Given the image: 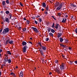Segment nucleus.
I'll list each match as a JSON object with an SVG mask.
<instances>
[{"label": "nucleus", "mask_w": 77, "mask_h": 77, "mask_svg": "<svg viewBox=\"0 0 77 77\" xmlns=\"http://www.w3.org/2000/svg\"><path fill=\"white\" fill-rule=\"evenodd\" d=\"M41 21H42V19L41 18H39V22L40 23H41Z\"/></svg>", "instance_id": "obj_36"}, {"label": "nucleus", "mask_w": 77, "mask_h": 77, "mask_svg": "<svg viewBox=\"0 0 77 77\" xmlns=\"http://www.w3.org/2000/svg\"><path fill=\"white\" fill-rule=\"evenodd\" d=\"M13 75H14V77H15V73H14Z\"/></svg>", "instance_id": "obj_62"}, {"label": "nucleus", "mask_w": 77, "mask_h": 77, "mask_svg": "<svg viewBox=\"0 0 77 77\" xmlns=\"http://www.w3.org/2000/svg\"><path fill=\"white\" fill-rule=\"evenodd\" d=\"M58 69H59V68H58ZM58 68H56V72H57V73H58V74H60V69H58Z\"/></svg>", "instance_id": "obj_9"}, {"label": "nucleus", "mask_w": 77, "mask_h": 77, "mask_svg": "<svg viewBox=\"0 0 77 77\" xmlns=\"http://www.w3.org/2000/svg\"><path fill=\"white\" fill-rule=\"evenodd\" d=\"M7 62H8V63H11V62H12V60H11L10 59H9V60H7Z\"/></svg>", "instance_id": "obj_16"}, {"label": "nucleus", "mask_w": 77, "mask_h": 77, "mask_svg": "<svg viewBox=\"0 0 77 77\" xmlns=\"http://www.w3.org/2000/svg\"><path fill=\"white\" fill-rule=\"evenodd\" d=\"M52 74V73H51V72H50L49 73V75H51V74Z\"/></svg>", "instance_id": "obj_54"}, {"label": "nucleus", "mask_w": 77, "mask_h": 77, "mask_svg": "<svg viewBox=\"0 0 77 77\" xmlns=\"http://www.w3.org/2000/svg\"><path fill=\"white\" fill-rule=\"evenodd\" d=\"M3 50H2L0 49V53H1V52H2Z\"/></svg>", "instance_id": "obj_50"}, {"label": "nucleus", "mask_w": 77, "mask_h": 77, "mask_svg": "<svg viewBox=\"0 0 77 77\" xmlns=\"http://www.w3.org/2000/svg\"><path fill=\"white\" fill-rule=\"evenodd\" d=\"M2 5H3V6H5V4H6L5 1H2Z\"/></svg>", "instance_id": "obj_20"}, {"label": "nucleus", "mask_w": 77, "mask_h": 77, "mask_svg": "<svg viewBox=\"0 0 77 77\" xmlns=\"http://www.w3.org/2000/svg\"><path fill=\"white\" fill-rule=\"evenodd\" d=\"M32 29H33L34 31L36 33H38L39 32V31L37 29V28H35L34 27H32Z\"/></svg>", "instance_id": "obj_7"}, {"label": "nucleus", "mask_w": 77, "mask_h": 77, "mask_svg": "<svg viewBox=\"0 0 77 77\" xmlns=\"http://www.w3.org/2000/svg\"><path fill=\"white\" fill-rule=\"evenodd\" d=\"M2 30H3V29H2V28L0 30V33L2 32Z\"/></svg>", "instance_id": "obj_42"}, {"label": "nucleus", "mask_w": 77, "mask_h": 77, "mask_svg": "<svg viewBox=\"0 0 77 77\" xmlns=\"http://www.w3.org/2000/svg\"><path fill=\"white\" fill-rule=\"evenodd\" d=\"M57 15H58L59 16H60V15H61V13H58L57 14Z\"/></svg>", "instance_id": "obj_37"}, {"label": "nucleus", "mask_w": 77, "mask_h": 77, "mask_svg": "<svg viewBox=\"0 0 77 77\" xmlns=\"http://www.w3.org/2000/svg\"><path fill=\"white\" fill-rule=\"evenodd\" d=\"M13 41L12 40H10V39H8L6 40V44L7 45L8 43L10 44H13Z\"/></svg>", "instance_id": "obj_3"}, {"label": "nucleus", "mask_w": 77, "mask_h": 77, "mask_svg": "<svg viewBox=\"0 0 77 77\" xmlns=\"http://www.w3.org/2000/svg\"><path fill=\"white\" fill-rule=\"evenodd\" d=\"M42 11H44V8H42Z\"/></svg>", "instance_id": "obj_61"}, {"label": "nucleus", "mask_w": 77, "mask_h": 77, "mask_svg": "<svg viewBox=\"0 0 77 77\" xmlns=\"http://www.w3.org/2000/svg\"><path fill=\"white\" fill-rule=\"evenodd\" d=\"M19 4L20 5V6H23V4H22V3H21V2H20L19 3Z\"/></svg>", "instance_id": "obj_38"}, {"label": "nucleus", "mask_w": 77, "mask_h": 77, "mask_svg": "<svg viewBox=\"0 0 77 77\" xmlns=\"http://www.w3.org/2000/svg\"><path fill=\"white\" fill-rule=\"evenodd\" d=\"M42 62H44V59H42Z\"/></svg>", "instance_id": "obj_63"}, {"label": "nucleus", "mask_w": 77, "mask_h": 77, "mask_svg": "<svg viewBox=\"0 0 77 77\" xmlns=\"http://www.w3.org/2000/svg\"><path fill=\"white\" fill-rule=\"evenodd\" d=\"M42 6L43 8H46V4L45 3L43 2Z\"/></svg>", "instance_id": "obj_13"}, {"label": "nucleus", "mask_w": 77, "mask_h": 77, "mask_svg": "<svg viewBox=\"0 0 77 77\" xmlns=\"http://www.w3.org/2000/svg\"><path fill=\"white\" fill-rule=\"evenodd\" d=\"M46 41H48L49 40V38H47L45 39Z\"/></svg>", "instance_id": "obj_32"}, {"label": "nucleus", "mask_w": 77, "mask_h": 77, "mask_svg": "<svg viewBox=\"0 0 77 77\" xmlns=\"http://www.w3.org/2000/svg\"><path fill=\"white\" fill-rule=\"evenodd\" d=\"M41 55H42V56L43 57H44L45 56V55H44V54H41Z\"/></svg>", "instance_id": "obj_44"}, {"label": "nucleus", "mask_w": 77, "mask_h": 77, "mask_svg": "<svg viewBox=\"0 0 77 77\" xmlns=\"http://www.w3.org/2000/svg\"><path fill=\"white\" fill-rule=\"evenodd\" d=\"M68 17V15H66V16H65V18H67Z\"/></svg>", "instance_id": "obj_55"}, {"label": "nucleus", "mask_w": 77, "mask_h": 77, "mask_svg": "<svg viewBox=\"0 0 77 77\" xmlns=\"http://www.w3.org/2000/svg\"><path fill=\"white\" fill-rule=\"evenodd\" d=\"M51 28L50 27L48 28V30L49 32H50V30H51Z\"/></svg>", "instance_id": "obj_23"}, {"label": "nucleus", "mask_w": 77, "mask_h": 77, "mask_svg": "<svg viewBox=\"0 0 77 77\" xmlns=\"http://www.w3.org/2000/svg\"><path fill=\"white\" fill-rule=\"evenodd\" d=\"M75 63H76V64H77V61H75Z\"/></svg>", "instance_id": "obj_56"}, {"label": "nucleus", "mask_w": 77, "mask_h": 77, "mask_svg": "<svg viewBox=\"0 0 77 77\" xmlns=\"http://www.w3.org/2000/svg\"><path fill=\"white\" fill-rule=\"evenodd\" d=\"M49 35H50L51 36H52L53 37V34L51 32H50L49 34Z\"/></svg>", "instance_id": "obj_24"}, {"label": "nucleus", "mask_w": 77, "mask_h": 77, "mask_svg": "<svg viewBox=\"0 0 77 77\" xmlns=\"http://www.w3.org/2000/svg\"><path fill=\"white\" fill-rule=\"evenodd\" d=\"M51 17H52V18H54V20H56V18H54V17L53 16H52Z\"/></svg>", "instance_id": "obj_41"}, {"label": "nucleus", "mask_w": 77, "mask_h": 77, "mask_svg": "<svg viewBox=\"0 0 77 77\" xmlns=\"http://www.w3.org/2000/svg\"><path fill=\"white\" fill-rule=\"evenodd\" d=\"M35 23L36 24H38V22L36 20H35Z\"/></svg>", "instance_id": "obj_45"}, {"label": "nucleus", "mask_w": 77, "mask_h": 77, "mask_svg": "<svg viewBox=\"0 0 77 77\" xmlns=\"http://www.w3.org/2000/svg\"><path fill=\"white\" fill-rule=\"evenodd\" d=\"M74 32L77 34V28H76V29L74 30Z\"/></svg>", "instance_id": "obj_29"}, {"label": "nucleus", "mask_w": 77, "mask_h": 77, "mask_svg": "<svg viewBox=\"0 0 77 77\" xmlns=\"http://www.w3.org/2000/svg\"><path fill=\"white\" fill-rule=\"evenodd\" d=\"M8 56H6V57H5V59H7V58H8Z\"/></svg>", "instance_id": "obj_60"}, {"label": "nucleus", "mask_w": 77, "mask_h": 77, "mask_svg": "<svg viewBox=\"0 0 77 77\" xmlns=\"http://www.w3.org/2000/svg\"><path fill=\"white\" fill-rule=\"evenodd\" d=\"M3 20L4 22H6L7 23H10V20H9V19L8 18L5 17V19H4V18H3Z\"/></svg>", "instance_id": "obj_4"}, {"label": "nucleus", "mask_w": 77, "mask_h": 77, "mask_svg": "<svg viewBox=\"0 0 77 77\" xmlns=\"http://www.w3.org/2000/svg\"><path fill=\"white\" fill-rule=\"evenodd\" d=\"M69 63H70V65H72V63H73V61H70Z\"/></svg>", "instance_id": "obj_33"}, {"label": "nucleus", "mask_w": 77, "mask_h": 77, "mask_svg": "<svg viewBox=\"0 0 77 77\" xmlns=\"http://www.w3.org/2000/svg\"><path fill=\"white\" fill-rule=\"evenodd\" d=\"M8 32H9V28H5V29H4L3 31L2 32V34H5L6 33H7Z\"/></svg>", "instance_id": "obj_2"}, {"label": "nucleus", "mask_w": 77, "mask_h": 77, "mask_svg": "<svg viewBox=\"0 0 77 77\" xmlns=\"http://www.w3.org/2000/svg\"><path fill=\"white\" fill-rule=\"evenodd\" d=\"M66 19L63 18V20L62 21V23H66Z\"/></svg>", "instance_id": "obj_12"}, {"label": "nucleus", "mask_w": 77, "mask_h": 77, "mask_svg": "<svg viewBox=\"0 0 77 77\" xmlns=\"http://www.w3.org/2000/svg\"><path fill=\"white\" fill-rule=\"evenodd\" d=\"M71 48H71V47H69V50H71Z\"/></svg>", "instance_id": "obj_51"}, {"label": "nucleus", "mask_w": 77, "mask_h": 77, "mask_svg": "<svg viewBox=\"0 0 77 77\" xmlns=\"http://www.w3.org/2000/svg\"><path fill=\"white\" fill-rule=\"evenodd\" d=\"M40 52L41 54H44V52H43V51H42V50H41V51H40Z\"/></svg>", "instance_id": "obj_27"}, {"label": "nucleus", "mask_w": 77, "mask_h": 77, "mask_svg": "<svg viewBox=\"0 0 77 77\" xmlns=\"http://www.w3.org/2000/svg\"><path fill=\"white\" fill-rule=\"evenodd\" d=\"M29 43L31 44H32V42H29Z\"/></svg>", "instance_id": "obj_49"}, {"label": "nucleus", "mask_w": 77, "mask_h": 77, "mask_svg": "<svg viewBox=\"0 0 77 77\" xmlns=\"http://www.w3.org/2000/svg\"><path fill=\"white\" fill-rule=\"evenodd\" d=\"M42 49H43V50H44V51H45V50H46V47L44 46H42Z\"/></svg>", "instance_id": "obj_18"}, {"label": "nucleus", "mask_w": 77, "mask_h": 77, "mask_svg": "<svg viewBox=\"0 0 77 77\" xmlns=\"http://www.w3.org/2000/svg\"><path fill=\"white\" fill-rule=\"evenodd\" d=\"M23 20H25V21H26V18H25V17H24V18H23Z\"/></svg>", "instance_id": "obj_48"}, {"label": "nucleus", "mask_w": 77, "mask_h": 77, "mask_svg": "<svg viewBox=\"0 0 77 77\" xmlns=\"http://www.w3.org/2000/svg\"><path fill=\"white\" fill-rule=\"evenodd\" d=\"M6 3L7 4H9V0H6Z\"/></svg>", "instance_id": "obj_28"}, {"label": "nucleus", "mask_w": 77, "mask_h": 77, "mask_svg": "<svg viewBox=\"0 0 77 77\" xmlns=\"http://www.w3.org/2000/svg\"><path fill=\"white\" fill-rule=\"evenodd\" d=\"M5 66V64H3L2 65V66Z\"/></svg>", "instance_id": "obj_57"}, {"label": "nucleus", "mask_w": 77, "mask_h": 77, "mask_svg": "<svg viewBox=\"0 0 77 77\" xmlns=\"http://www.w3.org/2000/svg\"><path fill=\"white\" fill-rule=\"evenodd\" d=\"M8 16L10 17H9L10 18V20H11L12 18V14L11 13H9L8 14Z\"/></svg>", "instance_id": "obj_15"}, {"label": "nucleus", "mask_w": 77, "mask_h": 77, "mask_svg": "<svg viewBox=\"0 0 77 77\" xmlns=\"http://www.w3.org/2000/svg\"><path fill=\"white\" fill-rule=\"evenodd\" d=\"M10 12H9V11H5V14H7V15H8V14H9Z\"/></svg>", "instance_id": "obj_21"}, {"label": "nucleus", "mask_w": 77, "mask_h": 77, "mask_svg": "<svg viewBox=\"0 0 77 77\" xmlns=\"http://www.w3.org/2000/svg\"><path fill=\"white\" fill-rule=\"evenodd\" d=\"M60 46H61V47H63V45L62 44H60Z\"/></svg>", "instance_id": "obj_47"}, {"label": "nucleus", "mask_w": 77, "mask_h": 77, "mask_svg": "<svg viewBox=\"0 0 77 77\" xmlns=\"http://www.w3.org/2000/svg\"><path fill=\"white\" fill-rule=\"evenodd\" d=\"M23 72H20V77H23Z\"/></svg>", "instance_id": "obj_17"}, {"label": "nucleus", "mask_w": 77, "mask_h": 77, "mask_svg": "<svg viewBox=\"0 0 77 77\" xmlns=\"http://www.w3.org/2000/svg\"><path fill=\"white\" fill-rule=\"evenodd\" d=\"M4 60H5V62H8V60H6V59L4 58Z\"/></svg>", "instance_id": "obj_39"}, {"label": "nucleus", "mask_w": 77, "mask_h": 77, "mask_svg": "<svg viewBox=\"0 0 77 77\" xmlns=\"http://www.w3.org/2000/svg\"><path fill=\"white\" fill-rule=\"evenodd\" d=\"M65 64L62 63L61 64V65L60 66V69L61 71H62L63 69H64V65Z\"/></svg>", "instance_id": "obj_6"}, {"label": "nucleus", "mask_w": 77, "mask_h": 77, "mask_svg": "<svg viewBox=\"0 0 77 77\" xmlns=\"http://www.w3.org/2000/svg\"><path fill=\"white\" fill-rule=\"evenodd\" d=\"M38 45H41V43L40 42H39L38 43Z\"/></svg>", "instance_id": "obj_43"}, {"label": "nucleus", "mask_w": 77, "mask_h": 77, "mask_svg": "<svg viewBox=\"0 0 77 77\" xmlns=\"http://www.w3.org/2000/svg\"><path fill=\"white\" fill-rule=\"evenodd\" d=\"M70 6H72L73 7H76V5H74V4H70Z\"/></svg>", "instance_id": "obj_19"}, {"label": "nucleus", "mask_w": 77, "mask_h": 77, "mask_svg": "<svg viewBox=\"0 0 77 77\" xmlns=\"http://www.w3.org/2000/svg\"><path fill=\"white\" fill-rule=\"evenodd\" d=\"M35 17L36 18H38V17H40V16H39L38 15H35Z\"/></svg>", "instance_id": "obj_35"}, {"label": "nucleus", "mask_w": 77, "mask_h": 77, "mask_svg": "<svg viewBox=\"0 0 77 77\" xmlns=\"http://www.w3.org/2000/svg\"><path fill=\"white\" fill-rule=\"evenodd\" d=\"M57 34H58V36L57 37L58 38H60V37L61 36H62V33L58 32L57 33Z\"/></svg>", "instance_id": "obj_10"}, {"label": "nucleus", "mask_w": 77, "mask_h": 77, "mask_svg": "<svg viewBox=\"0 0 77 77\" xmlns=\"http://www.w3.org/2000/svg\"><path fill=\"white\" fill-rule=\"evenodd\" d=\"M26 22H27V24H29V23H30V21H29V20H27Z\"/></svg>", "instance_id": "obj_30"}, {"label": "nucleus", "mask_w": 77, "mask_h": 77, "mask_svg": "<svg viewBox=\"0 0 77 77\" xmlns=\"http://www.w3.org/2000/svg\"><path fill=\"white\" fill-rule=\"evenodd\" d=\"M32 18L34 19V20H35V18L33 17H32Z\"/></svg>", "instance_id": "obj_58"}, {"label": "nucleus", "mask_w": 77, "mask_h": 77, "mask_svg": "<svg viewBox=\"0 0 77 77\" xmlns=\"http://www.w3.org/2000/svg\"><path fill=\"white\" fill-rule=\"evenodd\" d=\"M63 48H65V45H63Z\"/></svg>", "instance_id": "obj_53"}, {"label": "nucleus", "mask_w": 77, "mask_h": 77, "mask_svg": "<svg viewBox=\"0 0 77 77\" xmlns=\"http://www.w3.org/2000/svg\"><path fill=\"white\" fill-rule=\"evenodd\" d=\"M63 5V4L62 3H61L60 4L59 6L57 8L56 10H57V11H59V10H60V9H61V8H62V7Z\"/></svg>", "instance_id": "obj_5"}, {"label": "nucleus", "mask_w": 77, "mask_h": 77, "mask_svg": "<svg viewBox=\"0 0 77 77\" xmlns=\"http://www.w3.org/2000/svg\"><path fill=\"white\" fill-rule=\"evenodd\" d=\"M60 4V3H59V2H57L55 3V7L56 8H57V7H58V6H59Z\"/></svg>", "instance_id": "obj_8"}, {"label": "nucleus", "mask_w": 77, "mask_h": 77, "mask_svg": "<svg viewBox=\"0 0 77 77\" xmlns=\"http://www.w3.org/2000/svg\"><path fill=\"white\" fill-rule=\"evenodd\" d=\"M40 47H42V45H40Z\"/></svg>", "instance_id": "obj_59"}, {"label": "nucleus", "mask_w": 77, "mask_h": 77, "mask_svg": "<svg viewBox=\"0 0 77 77\" xmlns=\"http://www.w3.org/2000/svg\"><path fill=\"white\" fill-rule=\"evenodd\" d=\"M45 14H48V12L46 11V12H45Z\"/></svg>", "instance_id": "obj_46"}, {"label": "nucleus", "mask_w": 77, "mask_h": 77, "mask_svg": "<svg viewBox=\"0 0 77 77\" xmlns=\"http://www.w3.org/2000/svg\"><path fill=\"white\" fill-rule=\"evenodd\" d=\"M62 56L63 57V58H65V56L63 55H62Z\"/></svg>", "instance_id": "obj_40"}, {"label": "nucleus", "mask_w": 77, "mask_h": 77, "mask_svg": "<svg viewBox=\"0 0 77 77\" xmlns=\"http://www.w3.org/2000/svg\"><path fill=\"white\" fill-rule=\"evenodd\" d=\"M22 32H26V28H24L22 29Z\"/></svg>", "instance_id": "obj_26"}, {"label": "nucleus", "mask_w": 77, "mask_h": 77, "mask_svg": "<svg viewBox=\"0 0 77 77\" xmlns=\"http://www.w3.org/2000/svg\"><path fill=\"white\" fill-rule=\"evenodd\" d=\"M46 11H48V6L47 7H46Z\"/></svg>", "instance_id": "obj_31"}, {"label": "nucleus", "mask_w": 77, "mask_h": 77, "mask_svg": "<svg viewBox=\"0 0 77 77\" xmlns=\"http://www.w3.org/2000/svg\"><path fill=\"white\" fill-rule=\"evenodd\" d=\"M49 2L51 3H53L51 1H50Z\"/></svg>", "instance_id": "obj_64"}, {"label": "nucleus", "mask_w": 77, "mask_h": 77, "mask_svg": "<svg viewBox=\"0 0 77 77\" xmlns=\"http://www.w3.org/2000/svg\"><path fill=\"white\" fill-rule=\"evenodd\" d=\"M54 23H53L52 26V28H54Z\"/></svg>", "instance_id": "obj_34"}, {"label": "nucleus", "mask_w": 77, "mask_h": 77, "mask_svg": "<svg viewBox=\"0 0 77 77\" xmlns=\"http://www.w3.org/2000/svg\"><path fill=\"white\" fill-rule=\"evenodd\" d=\"M60 42H62L63 41V39L62 38V37H60L59 38Z\"/></svg>", "instance_id": "obj_14"}, {"label": "nucleus", "mask_w": 77, "mask_h": 77, "mask_svg": "<svg viewBox=\"0 0 77 77\" xmlns=\"http://www.w3.org/2000/svg\"><path fill=\"white\" fill-rule=\"evenodd\" d=\"M22 44L23 45L22 46V47H23L24 45H25L23 47V53H26V49L29 48L27 45H26L27 43L25 41H23L22 42Z\"/></svg>", "instance_id": "obj_1"}, {"label": "nucleus", "mask_w": 77, "mask_h": 77, "mask_svg": "<svg viewBox=\"0 0 77 77\" xmlns=\"http://www.w3.org/2000/svg\"><path fill=\"white\" fill-rule=\"evenodd\" d=\"M59 26V24L58 23H56V25H55V29H58V26Z\"/></svg>", "instance_id": "obj_11"}, {"label": "nucleus", "mask_w": 77, "mask_h": 77, "mask_svg": "<svg viewBox=\"0 0 77 77\" xmlns=\"http://www.w3.org/2000/svg\"><path fill=\"white\" fill-rule=\"evenodd\" d=\"M7 53L9 55H11V52L10 51H7Z\"/></svg>", "instance_id": "obj_25"}, {"label": "nucleus", "mask_w": 77, "mask_h": 77, "mask_svg": "<svg viewBox=\"0 0 77 77\" xmlns=\"http://www.w3.org/2000/svg\"><path fill=\"white\" fill-rule=\"evenodd\" d=\"M51 32L52 33H54V32H55V30H54L53 29H51Z\"/></svg>", "instance_id": "obj_22"}, {"label": "nucleus", "mask_w": 77, "mask_h": 77, "mask_svg": "<svg viewBox=\"0 0 77 77\" xmlns=\"http://www.w3.org/2000/svg\"><path fill=\"white\" fill-rule=\"evenodd\" d=\"M14 73L13 72H11V73L10 74H11V75H13V74H14Z\"/></svg>", "instance_id": "obj_52"}]
</instances>
